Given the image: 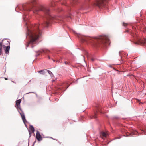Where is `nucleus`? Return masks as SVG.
Wrapping results in <instances>:
<instances>
[{"instance_id":"nucleus-1","label":"nucleus","mask_w":146,"mask_h":146,"mask_svg":"<svg viewBox=\"0 0 146 146\" xmlns=\"http://www.w3.org/2000/svg\"><path fill=\"white\" fill-rule=\"evenodd\" d=\"M78 36L83 42H88L91 40H92L97 46H106L107 44H110V43L109 37L106 36H100L98 38H92L79 34L78 35Z\"/></svg>"},{"instance_id":"nucleus-2","label":"nucleus","mask_w":146,"mask_h":146,"mask_svg":"<svg viewBox=\"0 0 146 146\" xmlns=\"http://www.w3.org/2000/svg\"><path fill=\"white\" fill-rule=\"evenodd\" d=\"M33 8V12H35V13L36 11H42L47 15V17L45 18L44 23L43 24L44 25L45 27L48 26L49 24L52 22V21L53 20L57 21L60 19V18L58 17H52L50 15V10L49 9L42 5H39L37 7L36 9H34L33 6L32 5L30 7H28L27 8L25 9L27 11H31Z\"/></svg>"},{"instance_id":"nucleus-3","label":"nucleus","mask_w":146,"mask_h":146,"mask_svg":"<svg viewBox=\"0 0 146 146\" xmlns=\"http://www.w3.org/2000/svg\"><path fill=\"white\" fill-rule=\"evenodd\" d=\"M41 32L38 29V25H36L31 30L28 29L27 35L29 38V41L26 42L25 45L26 48L28 47L29 45H33L35 44L36 40L41 35Z\"/></svg>"},{"instance_id":"nucleus-4","label":"nucleus","mask_w":146,"mask_h":146,"mask_svg":"<svg viewBox=\"0 0 146 146\" xmlns=\"http://www.w3.org/2000/svg\"><path fill=\"white\" fill-rule=\"evenodd\" d=\"M109 0H98L96 1L94 3V4L101 9L104 7L108 3Z\"/></svg>"},{"instance_id":"nucleus-5","label":"nucleus","mask_w":146,"mask_h":146,"mask_svg":"<svg viewBox=\"0 0 146 146\" xmlns=\"http://www.w3.org/2000/svg\"><path fill=\"white\" fill-rule=\"evenodd\" d=\"M21 100V99H19L17 100L16 102V105L15 106L17 109L18 111H22V109L20 107V103Z\"/></svg>"},{"instance_id":"nucleus-6","label":"nucleus","mask_w":146,"mask_h":146,"mask_svg":"<svg viewBox=\"0 0 146 146\" xmlns=\"http://www.w3.org/2000/svg\"><path fill=\"white\" fill-rule=\"evenodd\" d=\"M135 44H146V39H145L143 40L139 39Z\"/></svg>"},{"instance_id":"nucleus-7","label":"nucleus","mask_w":146,"mask_h":146,"mask_svg":"<svg viewBox=\"0 0 146 146\" xmlns=\"http://www.w3.org/2000/svg\"><path fill=\"white\" fill-rule=\"evenodd\" d=\"M88 7V5L86 2V3L83 4L81 6L80 9L85 10L87 9Z\"/></svg>"},{"instance_id":"nucleus-8","label":"nucleus","mask_w":146,"mask_h":146,"mask_svg":"<svg viewBox=\"0 0 146 146\" xmlns=\"http://www.w3.org/2000/svg\"><path fill=\"white\" fill-rule=\"evenodd\" d=\"M19 112L21 115L23 121L24 123H25V122L26 121L25 119L23 112L22 111H22H19Z\"/></svg>"},{"instance_id":"nucleus-9","label":"nucleus","mask_w":146,"mask_h":146,"mask_svg":"<svg viewBox=\"0 0 146 146\" xmlns=\"http://www.w3.org/2000/svg\"><path fill=\"white\" fill-rule=\"evenodd\" d=\"M36 137L38 141H40L42 139V136L38 131H37Z\"/></svg>"},{"instance_id":"nucleus-10","label":"nucleus","mask_w":146,"mask_h":146,"mask_svg":"<svg viewBox=\"0 0 146 146\" xmlns=\"http://www.w3.org/2000/svg\"><path fill=\"white\" fill-rule=\"evenodd\" d=\"M3 47L5 50V53L6 54H8L9 53L10 49V46L9 45H8L7 46H6L3 45Z\"/></svg>"},{"instance_id":"nucleus-11","label":"nucleus","mask_w":146,"mask_h":146,"mask_svg":"<svg viewBox=\"0 0 146 146\" xmlns=\"http://www.w3.org/2000/svg\"><path fill=\"white\" fill-rule=\"evenodd\" d=\"M108 135L107 133L104 132H101L100 133V136L102 139L104 138V137H106Z\"/></svg>"},{"instance_id":"nucleus-12","label":"nucleus","mask_w":146,"mask_h":146,"mask_svg":"<svg viewBox=\"0 0 146 146\" xmlns=\"http://www.w3.org/2000/svg\"><path fill=\"white\" fill-rule=\"evenodd\" d=\"M2 44H5L6 45H9L10 43L9 41L7 40L6 39L3 40L2 41Z\"/></svg>"},{"instance_id":"nucleus-13","label":"nucleus","mask_w":146,"mask_h":146,"mask_svg":"<svg viewBox=\"0 0 146 146\" xmlns=\"http://www.w3.org/2000/svg\"><path fill=\"white\" fill-rule=\"evenodd\" d=\"M137 133H138L136 131H135L131 133L130 134H129L126 133V136H132L133 135H136L137 134Z\"/></svg>"},{"instance_id":"nucleus-14","label":"nucleus","mask_w":146,"mask_h":146,"mask_svg":"<svg viewBox=\"0 0 146 146\" xmlns=\"http://www.w3.org/2000/svg\"><path fill=\"white\" fill-rule=\"evenodd\" d=\"M50 52V51L47 49H44L42 50V51H40V53H48L49 52Z\"/></svg>"},{"instance_id":"nucleus-15","label":"nucleus","mask_w":146,"mask_h":146,"mask_svg":"<svg viewBox=\"0 0 146 146\" xmlns=\"http://www.w3.org/2000/svg\"><path fill=\"white\" fill-rule=\"evenodd\" d=\"M29 129L31 131L32 133H34L35 129L33 127V126L32 125H30L29 126Z\"/></svg>"},{"instance_id":"nucleus-16","label":"nucleus","mask_w":146,"mask_h":146,"mask_svg":"<svg viewBox=\"0 0 146 146\" xmlns=\"http://www.w3.org/2000/svg\"><path fill=\"white\" fill-rule=\"evenodd\" d=\"M2 44L0 42V55L2 54Z\"/></svg>"},{"instance_id":"nucleus-17","label":"nucleus","mask_w":146,"mask_h":146,"mask_svg":"<svg viewBox=\"0 0 146 146\" xmlns=\"http://www.w3.org/2000/svg\"><path fill=\"white\" fill-rule=\"evenodd\" d=\"M38 73H40L41 74H45L44 73V70H42L40 71H39L38 72Z\"/></svg>"},{"instance_id":"nucleus-18","label":"nucleus","mask_w":146,"mask_h":146,"mask_svg":"<svg viewBox=\"0 0 146 146\" xmlns=\"http://www.w3.org/2000/svg\"><path fill=\"white\" fill-rule=\"evenodd\" d=\"M76 0H71V3L72 5L73 4H75V3L76 2Z\"/></svg>"},{"instance_id":"nucleus-19","label":"nucleus","mask_w":146,"mask_h":146,"mask_svg":"<svg viewBox=\"0 0 146 146\" xmlns=\"http://www.w3.org/2000/svg\"><path fill=\"white\" fill-rule=\"evenodd\" d=\"M56 5V3L54 2H52L51 3V6L52 7Z\"/></svg>"},{"instance_id":"nucleus-20","label":"nucleus","mask_w":146,"mask_h":146,"mask_svg":"<svg viewBox=\"0 0 146 146\" xmlns=\"http://www.w3.org/2000/svg\"><path fill=\"white\" fill-rule=\"evenodd\" d=\"M47 71L48 72V73L51 76H53V74L51 71L49 70H47Z\"/></svg>"},{"instance_id":"nucleus-21","label":"nucleus","mask_w":146,"mask_h":146,"mask_svg":"<svg viewBox=\"0 0 146 146\" xmlns=\"http://www.w3.org/2000/svg\"><path fill=\"white\" fill-rule=\"evenodd\" d=\"M97 114L96 113H94V115L92 116V117H91V118H96L97 117Z\"/></svg>"},{"instance_id":"nucleus-22","label":"nucleus","mask_w":146,"mask_h":146,"mask_svg":"<svg viewBox=\"0 0 146 146\" xmlns=\"http://www.w3.org/2000/svg\"><path fill=\"white\" fill-rule=\"evenodd\" d=\"M128 25V24L127 23L123 22V25L124 26L126 27Z\"/></svg>"},{"instance_id":"nucleus-23","label":"nucleus","mask_w":146,"mask_h":146,"mask_svg":"<svg viewBox=\"0 0 146 146\" xmlns=\"http://www.w3.org/2000/svg\"><path fill=\"white\" fill-rule=\"evenodd\" d=\"M129 30L128 29H127L125 31H124V32L125 33H126V32H129Z\"/></svg>"},{"instance_id":"nucleus-24","label":"nucleus","mask_w":146,"mask_h":146,"mask_svg":"<svg viewBox=\"0 0 146 146\" xmlns=\"http://www.w3.org/2000/svg\"><path fill=\"white\" fill-rule=\"evenodd\" d=\"M91 60L92 61H94V59L93 58H92Z\"/></svg>"},{"instance_id":"nucleus-25","label":"nucleus","mask_w":146,"mask_h":146,"mask_svg":"<svg viewBox=\"0 0 146 146\" xmlns=\"http://www.w3.org/2000/svg\"><path fill=\"white\" fill-rule=\"evenodd\" d=\"M70 17V15H69V16H67L66 17Z\"/></svg>"},{"instance_id":"nucleus-26","label":"nucleus","mask_w":146,"mask_h":146,"mask_svg":"<svg viewBox=\"0 0 146 146\" xmlns=\"http://www.w3.org/2000/svg\"><path fill=\"white\" fill-rule=\"evenodd\" d=\"M36 1V0H33V2H35Z\"/></svg>"},{"instance_id":"nucleus-27","label":"nucleus","mask_w":146,"mask_h":146,"mask_svg":"<svg viewBox=\"0 0 146 146\" xmlns=\"http://www.w3.org/2000/svg\"><path fill=\"white\" fill-rule=\"evenodd\" d=\"M23 19L24 20H25V18L24 17H23Z\"/></svg>"},{"instance_id":"nucleus-28","label":"nucleus","mask_w":146,"mask_h":146,"mask_svg":"<svg viewBox=\"0 0 146 146\" xmlns=\"http://www.w3.org/2000/svg\"><path fill=\"white\" fill-rule=\"evenodd\" d=\"M65 64H67V63H68V62H67V63L66 62H65Z\"/></svg>"},{"instance_id":"nucleus-29","label":"nucleus","mask_w":146,"mask_h":146,"mask_svg":"<svg viewBox=\"0 0 146 146\" xmlns=\"http://www.w3.org/2000/svg\"><path fill=\"white\" fill-rule=\"evenodd\" d=\"M5 79L6 80H7V79L6 78H5Z\"/></svg>"},{"instance_id":"nucleus-30","label":"nucleus","mask_w":146,"mask_h":146,"mask_svg":"<svg viewBox=\"0 0 146 146\" xmlns=\"http://www.w3.org/2000/svg\"><path fill=\"white\" fill-rule=\"evenodd\" d=\"M86 1L87 2V1H89V0H86Z\"/></svg>"},{"instance_id":"nucleus-31","label":"nucleus","mask_w":146,"mask_h":146,"mask_svg":"<svg viewBox=\"0 0 146 146\" xmlns=\"http://www.w3.org/2000/svg\"><path fill=\"white\" fill-rule=\"evenodd\" d=\"M33 45L31 46V47L33 48Z\"/></svg>"},{"instance_id":"nucleus-32","label":"nucleus","mask_w":146,"mask_h":146,"mask_svg":"<svg viewBox=\"0 0 146 146\" xmlns=\"http://www.w3.org/2000/svg\"><path fill=\"white\" fill-rule=\"evenodd\" d=\"M141 130H142L143 131H144L143 130H142L141 129Z\"/></svg>"}]
</instances>
